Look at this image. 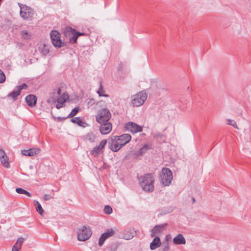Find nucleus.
<instances>
[{"instance_id": "f257e3e1", "label": "nucleus", "mask_w": 251, "mask_h": 251, "mask_svg": "<svg viewBox=\"0 0 251 251\" xmlns=\"http://www.w3.org/2000/svg\"><path fill=\"white\" fill-rule=\"evenodd\" d=\"M143 190L146 192H152L154 189L153 174H146L139 178Z\"/></svg>"}, {"instance_id": "f03ea898", "label": "nucleus", "mask_w": 251, "mask_h": 251, "mask_svg": "<svg viewBox=\"0 0 251 251\" xmlns=\"http://www.w3.org/2000/svg\"><path fill=\"white\" fill-rule=\"evenodd\" d=\"M173 179V174L170 169L163 168L160 176V183L164 186H167L171 184Z\"/></svg>"}, {"instance_id": "7ed1b4c3", "label": "nucleus", "mask_w": 251, "mask_h": 251, "mask_svg": "<svg viewBox=\"0 0 251 251\" xmlns=\"http://www.w3.org/2000/svg\"><path fill=\"white\" fill-rule=\"evenodd\" d=\"M147 94L144 91H140L131 97V105L138 107L142 105L147 99Z\"/></svg>"}, {"instance_id": "20e7f679", "label": "nucleus", "mask_w": 251, "mask_h": 251, "mask_svg": "<svg viewBox=\"0 0 251 251\" xmlns=\"http://www.w3.org/2000/svg\"><path fill=\"white\" fill-rule=\"evenodd\" d=\"M92 233L89 226H82L78 229L77 239L79 241H85L90 238Z\"/></svg>"}, {"instance_id": "39448f33", "label": "nucleus", "mask_w": 251, "mask_h": 251, "mask_svg": "<svg viewBox=\"0 0 251 251\" xmlns=\"http://www.w3.org/2000/svg\"><path fill=\"white\" fill-rule=\"evenodd\" d=\"M111 117V114L108 109L102 108L96 116V121L100 124L108 122Z\"/></svg>"}, {"instance_id": "423d86ee", "label": "nucleus", "mask_w": 251, "mask_h": 251, "mask_svg": "<svg viewBox=\"0 0 251 251\" xmlns=\"http://www.w3.org/2000/svg\"><path fill=\"white\" fill-rule=\"evenodd\" d=\"M34 13V11L31 7L25 5L20 7V15L25 20L31 19Z\"/></svg>"}, {"instance_id": "0eeeda50", "label": "nucleus", "mask_w": 251, "mask_h": 251, "mask_svg": "<svg viewBox=\"0 0 251 251\" xmlns=\"http://www.w3.org/2000/svg\"><path fill=\"white\" fill-rule=\"evenodd\" d=\"M125 128L126 131L133 134L141 132L143 130V128L141 126L132 122H129L126 123L125 126Z\"/></svg>"}, {"instance_id": "6e6552de", "label": "nucleus", "mask_w": 251, "mask_h": 251, "mask_svg": "<svg viewBox=\"0 0 251 251\" xmlns=\"http://www.w3.org/2000/svg\"><path fill=\"white\" fill-rule=\"evenodd\" d=\"M52 44L56 47L60 48L65 45L60 38V33L56 30H53L50 34Z\"/></svg>"}, {"instance_id": "1a4fd4ad", "label": "nucleus", "mask_w": 251, "mask_h": 251, "mask_svg": "<svg viewBox=\"0 0 251 251\" xmlns=\"http://www.w3.org/2000/svg\"><path fill=\"white\" fill-rule=\"evenodd\" d=\"M117 138L116 136H113L111 137L108 142V148L114 152L118 151L122 148L120 142L117 140Z\"/></svg>"}, {"instance_id": "9d476101", "label": "nucleus", "mask_w": 251, "mask_h": 251, "mask_svg": "<svg viewBox=\"0 0 251 251\" xmlns=\"http://www.w3.org/2000/svg\"><path fill=\"white\" fill-rule=\"evenodd\" d=\"M69 31V34L71 35L70 38V42L72 44L76 43L77 38L79 36L84 35V33L76 31L75 29H73L72 28H70Z\"/></svg>"}, {"instance_id": "9b49d317", "label": "nucleus", "mask_w": 251, "mask_h": 251, "mask_svg": "<svg viewBox=\"0 0 251 251\" xmlns=\"http://www.w3.org/2000/svg\"><path fill=\"white\" fill-rule=\"evenodd\" d=\"M114 233V231L112 229H108L106 232L102 233L99 239V245L102 246L104 241L109 237L112 236Z\"/></svg>"}, {"instance_id": "f8f14e48", "label": "nucleus", "mask_w": 251, "mask_h": 251, "mask_svg": "<svg viewBox=\"0 0 251 251\" xmlns=\"http://www.w3.org/2000/svg\"><path fill=\"white\" fill-rule=\"evenodd\" d=\"M100 124V130L101 134H107L111 131L112 126L111 123L108 122L101 123Z\"/></svg>"}, {"instance_id": "ddd939ff", "label": "nucleus", "mask_w": 251, "mask_h": 251, "mask_svg": "<svg viewBox=\"0 0 251 251\" xmlns=\"http://www.w3.org/2000/svg\"><path fill=\"white\" fill-rule=\"evenodd\" d=\"M116 137H117V140L120 142L122 147L128 143L131 139V136L129 134H124L120 136H116Z\"/></svg>"}, {"instance_id": "4468645a", "label": "nucleus", "mask_w": 251, "mask_h": 251, "mask_svg": "<svg viewBox=\"0 0 251 251\" xmlns=\"http://www.w3.org/2000/svg\"><path fill=\"white\" fill-rule=\"evenodd\" d=\"M25 100L27 104L31 107L34 106L36 104L37 98L36 96L32 94L27 96Z\"/></svg>"}, {"instance_id": "2eb2a0df", "label": "nucleus", "mask_w": 251, "mask_h": 251, "mask_svg": "<svg viewBox=\"0 0 251 251\" xmlns=\"http://www.w3.org/2000/svg\"><path fill=\"white\" fill-rule=\"evenodd\" d=\"M167 224H162L155 226L151 231V237H154L156 234L162 232L163 229L166 226Z\"/></svg>"}, {"instance_id": "dca6fc26", "label": "nucleus", "mask_w": 251, "mask_h": 251, "mask_svg": "<svg viewBox=\"0 0 251 251\" xmlns=\"http://www.w3.org/2000/svg\"><path fill=\"white\" fill-rule=\"evenodd\" d=\"M40 151V149L38 148L36 149H30L28 150H24L22 151V153L23 155L25 156H34L38 154Z\"/></svg>"}, {"instance_id": "f3484780", "label": "nucleus", "mask_w": 251, "mask_h": 251, "mask_svg": "<svg viewBox=\"0 0 251 251\" xmlns=\"http://www.w3.org/2000/svg\"><path fill=\"white\" fill-rule=\"evenodd\" d=\"M173 242L176 245H183L186 243V240L181 234H178L173 239Z\"/></svg>"}, {"instance_id": "a211bd4d", "label": "nucleus", "mask_w": 251, "mask_h": 251, "mask_svg": "<svg viewBox=\"0 0 251 251\" xmlns=\"http://www.w3.org/2000/svg\"><path fill=\"white\" fill-rule=\"evenodd\" d=\"M161 244V243L159 237H155L150 244V249L151 250H154L159 247Z\"/></svg>"}, {"instance_id": "6ab92c4d", "label": "nucleus", "mask_w": 251, "mask_h": 251, "mask_svg": "<svg viewBox=\"0 0 251 251\" xmlns=\"http://www.w3.org/2000/svg\"><path fill=\"white\" fill-rule=\"evenodd\" d=\"M25 241V239L23 237L18 238L16 243L14 245L12 251H20L22 245Z\"/></svg>"}, {"instance_id": "aec40b11", "label": "nucleus", "mask_w": 251, "mask_h": 251, "mask_svg": "<svg viewBox=\"0 0 251 251\" xmlns=\"http://www.w3.org/2000/svg\"><path fill=\"white\" fill-rule=\"evenodd\" d=\"M134 234L131 229H125L123 232V238L126 240H130L133 238Z\"/></svg>"}, {"instance_id": "412c9836", "label": "nucleus", "mask_w": 251, "mask_h": 251, "mask_svg": "<svg viewBox=\"0 0 251 251\" xmlns=\"http://www.w3.org/2000/svg\"><path fill=\"white\" fill-rule=\"evenodd\" d=\"M66 99H65V96L64 94L63 95L59 97L57 99V104H56V108L57 109H60L63 106L64 103L66 102Z\"/></svg>"}, {"instance_id": "4be33fe9", "label": "nucleus", "mask_w": 251, "mask_h": 251, "mask_svg": "<svg viewBox=\"0 0 251 251\" xmlns=\"http://www.w3.org/2000/svg\"><path fill=\"white\" fill-rule=\"evenodd\" d=\"M84 138L85 140L93 143L95 142L96 136L93 132H89L86 134Z\"/></svg>"}, {"instance_id": "5701e85b", "label": "nucleus", "mask_w": 251, "mask_h": 251, "mask_svg": "<svg viewBox=\"0 0 251 251\" xmlns=\"http://www.w3.org/2000/svg\"><path fill=\"white\" fill-rule=\"evenodd\" d=\"M39 50L44 55H46L49 52L50 49L49 46L41 44L39 47Z\"/></svg>"}, {"instance_id": "b1692460", "label": "nucleus", "mask_w": 251, "mask_h": 251, "mask_svg": "<svg viewBox=\"0 0 251 251\" xmlns=\"http://www.w3.org/2000/svg\"><path fill=\"white\" fill-rule=\"evenodd\" d=\"M20 35L25 40H31L32 38V35L27 30H23L21 31Z\"/></svg>"}, {"instance_id": "393cba45", "label": "nucleus", "mask_w": 251, "mask_h": 251, "mask_svg": "<svg viewBox=\"0 0 251 251\" xmlns=\"http://www.w3.org/2000/svg\"><path fill=\"white\" fill-rule=\"evenodd\" d=\"M97 93L98 94L99 96L100 97H109L108 95H106L105 94V91L104 89L102 83L100 82V87L98 91H97Z\"/></svg>"}, {"instance_id": "a878e982", "label": "nucleus", "mask_w": 251, "mask_h": 251, "mask_svg": "<svg viewBox=\"0 0 251 251\" xmlns=\"http://www.w3.org/2000/svg\"><path fill=\"white\" fill-rule=\"evenodd\" d=\"M20 94V92L17 89L16 91H13L9 93L7 96L8 97H11L14 100H15Z\"/></svg>"}, {"instance_id": "bb28decb", "label": "nucleus", "mask_w": 251, "mask_h": 251, "mask_svg": "<svg viewBox=\"0 0 251 251\" xmlns=\"http://www.w3.org/2000/svg\"><path fill=\"white\" fill-rule=\"evenodd\" d=\"M71 121L73 123H76L79 126H84L83 124L85 123L82 121L79 117H75L71 119Z\"/></svg>"}, {"instance_id": "cd10ccee", "label": "nucleus", "mask_w": 251, "mask_h": 251, "mask_svg": "<svg viewBox=\"0 0 251 251\" xmlns=\"http://www.w3.org/2000/svg\"><path fill=\"white\" fill-rule=\"evenodd\" d=\"M103 152V151L100 150L98 146L95 147L90 152L91 154L94 155L95 156H98L100 154Z\"/></svg>"}, {"instance_id": "c85d7f7f", "label": "nucleus", "mask_w": 251, "mask_h": 251, "mask_svg": "<svg viewBox=\"0 0 251 251\" xmlns=\"http://www.w3.org/2000/svg\"><path fill=\"white\" fill-rule=\"evenodd\" d=\"M16 192L18 194H25L29 197L32 196V195L31 193H29L28 191H27L26 190H25L22 188H16Z\"/></svg>"}, {"instance_id": "c756f323", "label": "nucleus", "mask_w": 251, "mask_h": 251, "mask_svg": "<svg viewBox=\"0 0 251 251\" xmlns=\"http://www.w3.org/2000/svg\"><path fill=\"white\" fill-rule=\"evenodd\" d=\"M149 149V147L145 145H144L141 149H139V150L137 152V155H142L144 153H145V152L148 151Z\"/></svg>"}, {"instance_id": "7c9ffc66", "label": "nucleus", "mask_w": 251, "mask_h": 251, "mask_svg": "<svg viewBox=\"0 0 251 251\" xmlns=\"http://www.w3.org/2000/svg\"><path fill=\"white\" fill-rule=\"evenodd\" d=\"M79 107H75L72 110L71 113L68 115V118L73 117L74 116H75L77 113V112L79 111Z\"/></svg>"}, {"instance_id": "2f4dec72", "label": "nucleus", "mask_w": 251, "mask_h": 251, "mask_svg": "<svg viewBox=\"0 0 251 251\" xmlns=\"http://www.w3.org/2000/svg\"><path fill=\"white\" fill-rule=\"evenodd\" d=\"M170 249V246L167 242L163 243L161 249L159 251H169Z\"/></svg>"}, {"instance_id": "473e14b6", "label": "nucleus", "mask_w": 251, "mask_h": 251, "mask_svg": "<svg viewBox=\"0 0 251 251\" xmlns=\"http://www.w3.org/2000/svg\"><path fill=\"white\" fill-rule=\"evenodd\" d=\"M226 121H227V124L228 125L232 126H233L234 128H235L236 129H239L237 125L236 124V123L234 120H231L230 119H228L226 120Z\"/></svg>"}, {"instance_id": "72a5a7b5", "label": "nucleus", "mask_w": 251, "mask_h": 251, "mask_svg": "<svg viewBox=\"0 0 251 251\" xmlns=\"http://www.w3.org/2000/svg\"><path fill=\"white\" fill-rule=\"evenodd\" d=\"M1 163L2 164V165L5 167V168H9V164L8 162V157H6V158L5 159L4 158H3L0 159Z\"/></svg>"}, {"instance_id": "f704fd0d", "label": "nucleus", "mask_w": 251, "mask_h": 251, "mask_svg": "<svg viewBox=\"0 0 251 251\" xmlns=\"http://www.w3.org/2000/svg\"><path fill=\"white\" fill-rule=\"evenodd\" d=\"M104 212L107 214H110L112 212V208L109 205H105L103 209Z\"/></svg>"}, {"instance_id": "c9c22d12", "label": "nucleus", "mask_w": 251, "mask_h": 251, "mask_svg": "<svg viewBox=\"0 0 251 251\" xmlns=\"http://www.w3.org/2000/svg\"><path fill=\"white\" fill-rule=\"evenodd\" d=\"M106 143L107 140L106 139H103L100 142V144L98 146L100 150L102 151Z\"/></svg>"}, {"instance_id": "e433bc0d", "label": "nucleus", "mask_w": 251, "mask_h": 251, "mask_svg": "<svg viewBox=\"0 0 251 251\" xmlns=\"http://www.w3.org/2000/svg\"><path fill=\"white\" fill-rule=\"evenodd\" d=\"M5 80V75L3 72L0 70V83H3Z\"/></svg>"}, {"instance_id": "4c0bfd02", "label": "nucleus", "mask_w": 251, "mask_h": 251, "mask_svg": "<svg viewBox=\"0 0 251 251\" xmlns=\"http://www.w3.org/2000/svg\"><path fill=\"white\" fill-rule=\"evenodd\" d=\"M7 157L4 151L2 149L1 147H0V159L4 158H6Z\"/></svg>"}, {"instance_id": "58836bf2", "label": "nucleus", "mask_w": 251, "mask_h": 251, "mask_svg": "<svg viewBox=\"0 0 251 251\" xmlns=\"http://www.w3.org/2000/svg\"><path fill=\"white\" fill-rule=\"evenodd\" d=\"M36 211L40 215H43V214L44 213V212L41 204L38 205V206L36 207Z\"/></svg>"}, {"instance_id": "ea45409f", "label": "nucleus", "mask_w": 251, "mask_h": 251, "mask_svg": "<svg viewBox=\"0 0 251 251\" xmlns=\"http://www.w3.org/2000/svg\"><path fill=\"white\" fill-rule=\"evenodd\" d=\"M27 88V86L25 83H23L22 84L18 86L17 89L21 92L22 89H26Z\"/></svg>"}, {"instance_id": "a19ab883", "label": "nucleus", "mask_w": 251, "mask_h": 251, "mask_svg": "<svg viewBox=\"0 0 251 251\" xmlns=\"http://www.w3.org/2000/svg\"><path fill=\"white\" fill-rule=\"evenodd\" d=\"M52 198L51 196L49 194H45L44 196L43 199L45 201H49Z\"/></svg>"}, {"instance_id": "79ce46f5", "label": "nucleus", "mask_w": 251, "mask_h": 251, "mask_svg": "<svg viewBox=\"0 0 251 251\" xmlns=\"http://www.w3.org/2000/svg\"><path fill=\"white\" fill-rule=\"evenodd\" d=\"M56 91H57V95H58V96L60 95L61 94V89L60 88H57L56 89Z\"/></svg>"}, {"instance_id": "37998d69", "label": "nucleus", "mask_w": 251, "mask_h": 251, "mask_svg": "<svg viewBox=\"0 0 251 251\" xmlns=\"http://www.w3.org/2000/svg\"><path fill=\"white\" fill-rule=\"evenodd\" d=\"M34 204L36 207H37L38 205L40 204V203L37 201H34Z\"/></svg>"}, {"instance_id": "c03bdc74", "label": "nucleus", "mask_w": 251, "mask_h": 251, "mask_svg": "<svg viewBox=\"0 0 251 251\" xmlns=\"http://www.w3.org/2000/svg\"><path fill=\"white\" fill-rule=\"evenodd\" d=\"M192 201H193V203L195 202V198H192Z\"/></svg>"}, {"instance_id": "a18cd8bd", "label": "nucleus", "mask_w": 251, "mask_h": 251, "mask_svg": "<svg viewBox=\"0 0 251 251\" xmlns=\"http://www.w3.org/2000/svg\"><path fill=\"white\" fill-rule=\"evenodd\" d=\"M170 236V235H167L166 236V237L167 238L168 237H169V236Z\"/></svg>"}]
</instances>
